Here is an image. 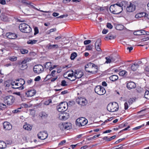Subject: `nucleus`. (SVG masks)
<instances>
[{
	"instance_id": "c85d7f7f",
	"label": "nucleus",
	"mask_w": 149,
	"mask_h": 149,
	"mask_svg": "<svg viewBox=\"0 0 149 149\" xmlns=\"http://www.w3.org/2000/svg\"><path fill=\"white\" fill-rule=\"evenodd\" d=\"M38 40H29L27 42V43L28 44L33 45L36 44Z\"/></svg>"
},
{
	"instance_id": "20e7f679",
	"label": "nucleus",
	"mask_w": 149,
	"mask_h": 149,
	"mask_svg": "<svg viewBox=\"0 0 149 149\" xmlns=\"http://www.w3.org/2000/svg\"><path fill=\"white\" fill-rule=\"evenodd\" d=\"M58 111L59 112H63L68 108V104L66 102H61L57 107Z\"/></svg>"
},
{
	"instance_id": "3c124183",
	"label": "nucleus",
	"mask_w": 149,
	"mask_h": 149,
	"mask_svg": "<svg viewBox=\"0 0 149 149\" xmlns=\"http://www.w3.org/2000/svg\"><path fill=\"white\" fill-rule=\"evenodd\" d=\"M17 58L15 56L10 57L9 59L11 61H14L17 60Z\"/></svg>"
},
{
	"instance_id": "4c0bfd02",
	"label": "nucleus",
	"mask_w": 149,
	"mask_h": 149,
	"mask_svg": "<svg viewBox=\"0 0 149 149\" xmlns=\"http://www.w3.org/2000/svg\"><path fill=\"white\" fill-rule=\"evenodd\" d=\"M144 97L146 98L149 99V91H148L147 90L145 92Z\"/></svg>"
},
{
	"instance_id": "f03ea898",
	"label": "nucleus",
	"mask_w": 149,
	"mask_h": 149,
	"mask_svg": "<svg viewBox=\"0 0 149 149\" xmlns=\"http://www.w3.org/2000/svg\"><path fill=\"white\" fill-rule=\"evenodd\" d=\"M19 28L21 31L24 33H29L32 31L30 26L25 23H22L19 26Z\"/></svg>"
},
{
	"instance_id": "09e8293b",
	"label": "nucleus",
	"mask_w": 149,
	"mask_h": 149,
	"mask_svg": "<svg viewBox=\"0 0 149 149\" xmlns=\"http://www.w3.org/2000/svg\"><path fill=\"white\" fill-rule=\"evenodd\" d=\"M144 125H145L144 124H143L142 125H140L139 126H138V127H136L134 128H133V130H138L139 129H140L141 127H143Z\"/></svg>"
},
{
	"instance_id": "b1692460",
	"label": "nucleus",
	"mask_w": 149,
	"mask_h": 149,
	"mask_svg": "<svg viewBox=\"0 0 149 149\" xmlns=\"http://www.w3.org/2000/svg\"><path fill=\"white\" fill-rule=\"evenodd\" d=\"M115 38V36H114L111 34H109L105 37V39L106 40V39L109 38V40H112L114 39Z\"/></svg>"
},
{
	"instance_id": "423d86ee",
	"label": "nucleus",
	"mask_w": 149,
	"mask_h": 149,
	"mask_svg": "<svg viewBox=\"0 0 149 149\" xmlns=\"http://www.w3.org/2000/svg\"><path fill=\"white\" fill-rule=\"evenodd\" d=\"M88 121L85 118L81 117L77 119L76 121V125L79 127H82L87 124Z\"/></svg>"
},
{
	"instance_id": "bb28decb",
	"label": "nucleus",
	"mask_w": 149,
	"mask_h": 149,
	"mask_svg": "<svg viewBox=\"0 0 149 149\" xmlns=\"http://www.w3.org/2000/svg\"><path fill=\"white\" fill-rule=\"evenodd\" d=\"M23 127L24 129L27 130H30L32 129V127L28 124L24 125Z\"/></svg>"
},
{
	"instance_id": "4d7b16f0",
	"label": "nucleus",
	"mask_w": 149,
	"mask_h": 149,
	"mask_svg": "<svg viewBox=\"0 0 149 149\" xmlns=\"http://www.w3.org/2000/svg\"><path fill=\"white\" fill-rule=\"evenodd\" d=\"M68 15L67 14L66 15H61L60 16H59V17H57V18H64V17H68Z\"/></svg>"
},
{
	"instance_id": "680f3d73",
	"label": "nucleus",
	"mask_w": 149,
	"mask_h": 149,
	"mask_svg": "<svg viewBox=\"0 0 149 149\" xmlns=\"http://www.w3.org/2000/svg\"><path fill=\"white\" fill-rule=\"evenodd\" d=\"M65 116L64 115H63V116H62V118H61V119H62L63 120H67V119H68V116Z\"/></svg>"
},
{
	"instance_id": "338daca9",
	"label": "nucleus",
	"mask_w": 149,
	"mask_h": 149,
	"mask_svg": "<svg viewBox=\"0 0 149 149\" xmlns=\"http://www.w3.org/2000/svg\"><path fill=\"white\" fill-rule=\"evenodd\" d=\"M140 14L141 15V17H142L143 16H145L146 17V15L147 14L146 13H145L142 12L140 13Z\"/></svg>"
},
{
	"instance_id": "412c9836",
	"label": "nucleus",
	"mask_w": 149,
	"mask_h": 149,
	"mask_svg": "<svg viewBox=\"0 0 149 149\" xmlns=\"http://www.w3.org/2000/svg\"><path fill=\"white\" fill-rule=\"evenodd\" d=\"M47 47L49 49H52L58 48V46L57 44H49L47 45Z\"/></svg>"
},
{
	"instance_id": "0eeeda50",
	"label": "nucleus",
	"mask_w": 149,
	"mask_h": 149,
	"mask_svg": "<svg viewBox=\"0 0 149 149\" xmlns=\"http://www.w3.org/2000/svg\"><path fill=\"white\" fill-rule=\"evenodd\" d=\"M59 128L62 130H69L72 128L71 123H61L58 125Z\"/></svg>"
},
{
	"instance_id": "1a4fd4ad",
	"label": "nucleus",
	"mask_w": 149,
	"mask_h": 149,
	"mask_svg": "<svg viewBox=\"0 0 149 149\" xmlns=\"http://www.w3.org/2000/svg\"><path fill=\"white\" fill-rule=\"evenodd\" d=\"M95 91L99 95H102L106 93L105 88L100 86H96L95 88Z\"/></svg>"
},
{
	"instance_id": "a211bd4d",
	"label": "nucleus",
	"mask_w": 149,
	"mask_h": 149,
	"mask_svg": "<svg viewBox=\"0 0 149 149\" xmlns=\"http://www.w3.org/2000/svg\"><path fill=\"white\" fill-rule=\"evenodd\" d=\"M136 86L135 84L133 82H129L127 84V87L129 90L134 88Z\"/></svg>"
},
{
	"instance_id": "864d4df0",
	"label": "nucleus",
	"mask_w": 149,
	"mask_h": 149,
	"mask_svg": "<svg viewBox=\"0 0 149 149\" xmlns=\"http://www.w3.org/2000/svg\"><path fill=\"white\" fill-rule=\"evenodd\" d=\"M107 28L110 29H111L113 28V26L110 23H107Z\"/></svg>"
},
{
	"instance_id": "6e6552de",
	"label": "nucleus",
	"mask_w": 149,
	"mask_h": 149,
	"mask_svg": "<svg viewBox=\"0 0 149 149\" xmlns=\"http://www.w3.org/2000/svg\"><path fill=\"white\" fill-rule=\"evenodd\" d=\"M34 72L38 74H39L44 70L43 67L41 65H35L33 68Z\"/></svg>"
},
{
	"instance_id": "052dcab7",
	"label": "nucleus",
	"mask_w": 149,
	"mask_h": 149,
	"mask_svg": "<svg viewBox=\"0 0 149 149\" xmlns=\"http://www.w3.org/2000/svg\"><path fill=\"white\" fill-rule=\"evenodd\" d=\"M124 105L125 109H127L128 108V105L127 103V102H125Z\"/></svg>"
},
{
	"instance_id": "49530a36",
	"label": "nucleus",
	"mask_w": 149,
	"mask_h": 149,
	"mask_svg": "<svg viewBox=\"0 0 149 149\" xmlns=\"http://www.w3.org/2000/svg\"><path fill=\"white\" fill-rule=\"evenodd\" d=\"M56 28L52 29L49 30V31H47V34H49L55 31H56Z\"/></svg>"
},
{
	"instance_id": "473e14b6",
	"label": "nucleus",
	"mask_w": 149,
	"mask_h": 149,
	"mask_svg": "<svg viewBox=\"0 0 149 149\" xmlns=\"http://www.w3.org/2000/svg\"><path fill=\"white\" fill-rule=\"evenodd\" d=\"M94 46L93 45H90L86 46V50H91L92 49Z\"/></svg>"
},
{
	"instance_id": "9b49d317",
	"label": "nucleus",
	"mask_w": 149,
	"mask_h": 149,
	"mask_svg": "<svg viewBox=\"0 0 149 149\" xmlns=\"http://www.w3.org/2000/svg\"><path fill=\"white\" fill-rule=\"evenodd\" d=\"M37 135L39 139L43 140L47 138L48 134L46 131L40 132L38 133Z\"/></svg>"
},
{
	"instance_id": "6ab92c4d",
	"label": "nucleus",
	"mask_w": 149,
	"mask_h": 149,
	"mask_svg": "<svg viewBox=\"0 0 149 149\" xmlns=\"http://www.w3.org/2000/svg\"><path fill=\"white\" fill-rule=\"evenodd\" d=\"M36 93L35 91L34 90H28L26 93V94L27 97H31L33 96Z\"/></svg>"
},
{
	"instance_id": "ea45409f",
	"label": "nucleus",
	"mask_w": 149,
	"mask_h": 149,
	"mask_svg": "<svg viewBox=\"0 0 149 149\" xmlns=\"http://www.w3.org/2000/svg\"><path fill=\"white\" fill-rule=\"evenodd\" d=\"M105 58L106 60V61L105 62V63H110L111 62L110 56L106 57Z\"/></svg>"
},
{
	"instance_id": "ddd939ff",
	"label": "nucleus",
	"mask_w": 149,
	"mask_h": 149,
	"mask_svg": "<svg viewBox=\"0 0 149 149\" xmlns=\"http://www.w3.org/2000/svg\"><path fill=\"white\" fill-rule=\"evenodd\" d=\"M77 103L81 105L84 106L87 103V100L84 98L81 97L76 100Z\"/></svg>"
},
{
	"instance_id": "dca6fc26",
	"label": "nucleus",
	"mask_w": 149,
	"mask_h": 149,
	"mask_svg": "<svg viewBox=\"0 0 149 149\" xmlns=\"http://www.w3.org/2000/svg\"><path fill=\"white\" fill-rule=\"evenodd\" d=\"M3 128L6 130H10L12 129L11 125L8 122H5L3 124Z\"/></svg>"
},
{
	"instance_id": "37998d69",
	"label": "nucleus",
	"mask_w": 149,
	"mask_h": 149,
	"mask_svg": "<svg viewBox=\"0 0 149 149\" xmlns=\"http://www.w3.org/2000/svg\"><path fill=\"white\" fill-rule=\"evenodd\" d=\"M34 35H36L39 33V30L38 28L37 27H35L34 28Z\"/></svg>"
},
{
	"instance_id": "c03bdc74",
	"label": "nucleus",
	"mask_w": 149,
	"mask_h": 149,
	"mask_svg": "<svg viewBox=\"0 0 149 149\" xmlns=\"http://www.w3.org/2000/svg\"><path fill=\"white\" fill-rule=\"evenodd\" d=\"M22 3L25 4L29 5L32 6L31 4V3L27 2V0H22Z\"/></svg>"
},
{
	"instance_id": "58836bf2",
	"label": "nucleus",
	"mask_w": 149,
	"mask_h": 149,
	"mask_svg": "<svg viewBox=\"0 0 149 149\" xmlns=\"http://www.w3.org/2000/svg\"><path fill=\"white\" fill-rule=\"evenodd\" d=\"M127 72L125 70H122L120 71L119 73V74L121 76H125L126 75Z\"/></svg>"
},
{
	"instance_id": "79ce46f5",
	"label": "nucleus",
	"mask_w": 149,
	"mask_h": 149,
	"mask_svg": "<svg viewBox=\"0 0 149 149\" xmlns=\"http://www.w3.org/2000/svg\"><path fill=\"white\" fill-rule=\"evenodd\" d=\"M134 35L136 36H139L141 35L140 30H137L136 31L134 32Z\"/></svg>"
},
{
	"instance_id": "c9c22d12",
	"label": "nucleus",
	"mask_w": 149,
	"mask_h": 149,
	"mask_svg": "<svg viewBox=\"0 0 149 149\" xmlns=\"http://www.w3.org/2000/svg\"><path fill=\"white\" fill-rule=\"evenodd\" d=\"M86 71L88 73V74L89 75H91L92 74H95L97 72V70H95V71H90L88 70H86Z\"/></svg>"
},
{
	"instance_id": "9d476101",
	"label": "nucleus",
	"mask_w": 149,
	"mask_h": 149,
	"mask_svg": "<svg viewBox=\"0 0 149 149\" xmlns=\"http://www.w3.org/2000/svg\"><path fill=\"white\" fill-rule=\"evenodd\" d=\"M83 75L84 74L82 71L78 70H75L74 71V79H69L71 81H73L77 78L79 79L81 78Z\"/></svg>"
},
{
	"instance_id": "bf43d9fd",
	"label": "nucleus",
	"mask_w": 149,
	"mask_h": 149,
	"mask_svg": "<svg viewBox=\"0 0 149 149\" xmlns=\"http://www.w3.org/2000/svg\"><path fill=\"white\" fill-rule=\"evenodd\" d=\"M56 72V71L55 70H53L51 72V74H50L49 76L54 77L55 75V74Z\"/></svg>"
},
{
	"instance_id": "774afa93",
	"label": "nucleus",
	"mask_w": 149,
	"mask_h": 149,
	"mask_svg": "<svg viewBox=\"0 0 149 149\" xmlns=\"http://www.w3.org/2000/svg\"><path fill=\"white\" fill-rule=\"evenodd\" d=\"M108 30L104 29L102 31V33L103 34H105L107 33L108 32Z\"/></svg>"
},
{
	"instance_id": "f8f14e48",
	"label": "nucleus",
	"mask_w": 149,
	"mask_h": 149,
	"mask_svg": "<svg viewBox=\"0 0 149 149\" xmlns=\"http://www.w3.org/2000/svg\"><path fill=\"white\" fill-rule=\"evenodd\" d=\"M27 62V59H24L19 64V67L20 69L24 70L26 69L28 66L26 64Z\"/></svg>"
},
{
	"instance_id": "5701e85b",
	"label": "nucleus",
	"mask_w": 149,
	"mask_h": 149,
	"mask_svg": "<svg viewBox=\"0 0 149 149\" xmlns=\"http://www.w3.org/2000/svg\"><path fill=\"white\" fill-rule=\"evenodd\" d=\"M19 83H16L15 84V87H12V88L15 89H19L22 90L24 89V86H21L20 85H19Z\"/></svg>"
},
{
	"instance_id": "69168bd1",
	"label": "nucleus",
	"mask_w": 149,
	"mask_h": 149,
	"mask_svg": "<svg viewBox=\"0 0 149 149\" xmlns=\"http://www.w3.org/2000/svg\"><path fill=\"white\" fill-rule=\"evenodd\" d=\"M0 107L3 108H5L6 107V105L2 103H0Z\"/></svg>"
},
{
	"instance_id": "72a5a7b5",
	"label": "nucleus",
	"mask_w": 149,
	"mask_h": 149,
	"mask_svg": "<svg viewBox=\"0 0 149 149\" xmlns=\"http://www.w3.org/2000/svg\"><path fill=\"white\" fill-rule=\"evenodd\" d=\"M136 99V98L135 97L130 98L128 100L129 104L130 105L132 104L135 101Z\"/></svg>"
},
{
	"instance_id": "f257e3e1",
	"label": "nucleus",
	"mask_w": 149,
	"mask_h": 149,
	"mask_svg": "<svg viewBox=\"0 0 149 149\" xmlns=\"http://www.w3.org/2000/svg\"><path fill=\"white\" fill-rule=\"evenodd\" d=\"M110 11L114 14H118L121 13L123 10L122 7L117 4V3L111 5L110 7Z\"/></svg>"
},
{
	"instance_id": "e2e57ef3",
	"label": "nucleus",
	"mask_w": 149,
	"mask_h": 149,
	"mask_svg": "<svg viewBox=\"0 0 149 149\" xmlns=\"http://www.w3.org/2000/svg\"><path fill=\"white\" fill-rule=\"evenodd\" d=\"M0 4L2 5H5L6 4V0H0Z\"/></svg>"
},
{
	"instance_id": "39448f33",
	"label": "nucleus",
	"mask_w": 149,
	"mask_h": 149,
	"mask_svg": "<svg viewBox=\"0 0 149 149\" xmlns=\"http://www.w3.org/2000/svg\"><path fill=\"white\" fill-rule=\"evenodd\" d=\"M4 102L8 105H11L14 102L15 98L13 96H6L3 98Z\"/></svg>"
},
{
	"instance_id": "c756f323",
	"label": "nucleus",
	"mask_w": 149,
	"mask_h": 149,
	"mask_svg": "<svg viewBox=\"0 0 149 149\" xmlns=\"http://www.w3.org/2000/svg\"><path fill=\"white\" fill-rule=\"evenodd\" d=\"M51 66V62H47L44 65V67L46 69H48L49 68H50Z\"/></svg>"
},
{
	"instance_id": "cd10ccee",
	"label": "nucleus",
	"mask_w": 149,
	"mask_h": 149,
	"mask_svg": "<svg viewBox=\"0 0 149 149\" xmlns=\"http://www.w3.org/2000/svg\"><path fill=\"white\" fill-rule=\"evenodd\" d=\"M6 143L3 141H0V148L3 149L6 148Z\"/></svg>"
},
{
	"instance_id": "7c9ffc66",
	"label": "nucleus",
	"mask_w": 149,
	"mask_h": 149,
	"mask_svg": "<svg viewBox=\"0 0 149 149\" xmlns=\"http://www.w3.org/2000/svg\"><path fill=\"white\" fill-rule=\"evenodd\" d=\"M67 73H69L68 75V77H71L72 78V77L74 76V72H73L72 70L68 72Z\"/></svg>"
},
{
	"instance_id": "2f4dec72",
	"label": "nucleus",
	"mask_w": 149,
	"mask_h": 149,
	"mask_svg": "<svg viewBox=\"0 0 149 149\" xmlns=\"http://www.w3.org/2000/svg\"><path fill=\"white\" fill-rule=\"evenodd\" d=\"M0 18L3 21H6L8 19L7 16L3 14L1 15L0 16Z\"/></svg>"
},
{
	"instance_id": "4be33fe9",
	"label": "nucleus",
	"mask_w": 149,
	"mask_h": 149,
	"mask_svg": "<svg viewBox=\"0 0 149 149\" xmlns=\"http://www.w3.org/2000/svg\"><path fill=\"white\" fill-rule=\"evenodd\" d=\"M109 79L111 81H114L118 79V77L116 75H113L110 77Z\"/></svg>"
},
{
	"instance_id": "5fc2aeb1",
	"label": "nucleus",
	"mask_w": 149,
	"mask_h": 149,
	"mask_svg": "<svg viewBox=\"0 0 149 149\" xmlns=\"http://www.w3.org/2000/svg\"><path fill=\"white\" fill-rule=\"evenodd\" d=\"M41 79L40 77V76H38L34 79V81H39Z\"/></svg>"
},
{
	"instance_id": "8fccbe9b",
	"label": "nucleus",
	"mask_w": 149,
	"mask_h": 149,
	"mask_svg": "<svg viewBox=\"0 0 149 149\" xmlns=\"http://www.w3.org/2000/svg\"><path fill=\"white\" fill-rule=\"evenodd\" d=\"M61 83V85L62 86H64L67 85V84H66V81L65 80L62 81Z\"/></svg>"
},
{
	"instance_id": "603ef678",
	"label": "nucleus",
	"mask_w": 149,
	"mask_h": 149,
	"mask_svg": "<svg viewBox=\"0 0 149 149\" xmlns=\"http://www.w3.org/2000/svg\"><path fill=\"white\" fill-rule=\"evenodd\" d=\"M91 42V40H85L84 41V44L85 45H86L88 44H89Z\"/></svg>"
},
{
	"instance_id": "f3484780",
	"label": "nucleus",
	"mask_w": 149,
	"mask_h": 149,
	"mask_svg": "<svg viewBox=\"0 0 149 149\" xmlns=\"http://www.w3.org/2000/svg\"><path fill=\"white\" fill-rule=\"evenodd\" d=\"M6 36L8 38L10 39H15L17 37V35L11 32L7 33Z\"/></svg>"
},
{
	"instance_id": "aec40b11",
	"label": "nucleus",
	"mask_w": 149,
	"mask_h": 149,
	"mask_svg": "<svg viewBox=\"0 0 149 149\" xmlns=\"http://www.w3.org/2000/svg\"><path fill=\"white\" fill-rule=\"evenodd\" d=\"M117 4L119 5L120 7H122L123 8V7L125 8L126 6H127L128 5V2L125 1H123L120 2V3H117Z\"/></svg>"
},
{
	"instance_id": "6e6d98bb",
	"label": "nucleus",
	"mask_w": 149,
	"mask_h": 149,
	"mask_svg": "<svg viewBox=\"0 0 149 149\" xmlns=\"http://www.w3.org/2000/svg\"><path fill=\"white\" fill-rule=\"evenodd\" d=\"M110 56V58L111 59V62H114L116 61V57H115V56L112 57V56Z\"/></svg>"
},
{
	"instance_id": "f704fd0d",
	"label": "nucleus",
	"mask_w": 149,
	"mask_h": 149,
	"mask_svg": "<svg viewBox=\"0 0 149 149\" xmlns=\"http://www.w3.org/2000/svg\"><path fill=\"white\" fill-rule=\"evenodd\" d=\"M77 56V54L76 52H73L71 55L70 58L72 60H74Z\"/></svg>"
},
{
	"instance_id": "393cba45",
	"label": "nucleus",
	"mask_w": 149,
	"mask_h": 149,
	"mask_svg": "<svg viewBox=\"0 0 149 149\" xmlns=\"http://www.w3.org/2000/svg\"><path fill=\"white\" fill-rule=\"evenodd\" d=\"M139 67V65L137 64L134 63L131 66V68L133 71H135L137 70Z\"/></svg>"
},
{
	"instance_id": "de8ad7c7",
	"label": "nucleus",
	"mask_w": 149,
	"mask_h": 149,
	"mask_svg": "<svg viewBox=\"0 0 149 149\" xmlns=\"http://www.w3.org/2000/svg\"><path fill=\"white\" fill-rule=\"evenodd\" d=\"M20 83L19 84L22 87V86L24 84L25 82L24 79H20Z\"/></svg>"
},
{
	"instance_id": "4468645a",
	"label": "nucleus",
	"mask_w": 149,
	"mask_h": 149,
	"mask_svg": "<svg viewBox=\"0 0 149 149\" xmlns=\"http://www.w3.org/2000/svg\"><path fill=\"white\" fill-rule=\"evenodd\" d=\"M135 6L134 4L130 2V4L126 8L127 11L129 12H132L135 10Z\"/></svg>"
},
{
	"instance_id": "0e129e2a",
	"label": "nucleus",
	"mask_w": 149,
	"mask_h": 149,
	"mask_svg": "<svg viewBox=\"0 0 149 149\" xmlns=\"http://www.w3.org/2000/svg\"><path fill=\"white\" fill-rule=\"evenodd\" d=\"M135 17L136 18H139L141 17V15L140 13H138L135 15Z\"/></svg>"
},
{
	"instance_id": "a878e982",
	"label": "nucleus",
	"mask_w": 149,
	"mask_h": 149,
	"mask_svg": "<svg viewBox=\"0 0 149 149\" xmlns=\"http://www.w3.org/2000/svg\"><path fill=\"white\" fill-rule=\"evenodd\" d=\"M116 135L113 136L109 138H108L107 136H104L103 138V140H106V141H111L113 139H114L116 138Z\"/></svg>"
},
{
	"instance_id": "2eb2a0df",
	"label": "nucleus",
	"mask_w": 149,
	"mask_h": 149,
	"mask_svg": "<svg viewBox=\"0 0 149 149\" xmlns=\"http://www.w3.org/2000/svg\"><path fill=\"white\" fill-rule=\"evenodd\" d=\"M101 45V40L100 39H97L95 44V47L97 51L98 52L101 51L100 46Z\"/></svg>"
},
{
	"instance_id": "a18cd8bd",
	"label": "nucleus",
	"mask_w": 149,
	"mask_h": 149,
	"mask_svg": "<svg viewBox=\"0 0 149 149\" xmlns=\"http://www.w3.org/2000/svg\"><path fill=\"white\" fill-rule=\"evenodd\" d=\"M28 50L26 49H22L21 50V52L22 54H27L28 53Z\"/></svg>"
},
{
	"instance_id": "a19ab883",
	"label": "nucleus",
	"mask_w": 149,
	"mask_h": 149,
	"mask_svg": "<svg viewBox=\"0 0 149 149\" xmlns=\"http://www.w3.org/2000/svg\"><path fill=\"white\" fill-rule=\"evenodd\" d=\"M21 109L22 108L21 107L18 108L17 109L13 110L12 111V112L14 114L19 113L20 112V111L19 110V109Z\"/></svg>"
},
{
	"instance_id": "13d9d810",
	"label": "nucleus",
	"mask_w": 149,
	"mask_h": 149,
	"mask_svg": "<svg viewBox=\"0 0 149 149\" xmlns=\"http://www.w3.org/2000/svg\"><path fill=\"white\" fill-rule=\"evenodd\" d=\"M65 142L66 141L65 140L62 141L58 143V146H62Z\"/></svg>"
},
{
	"instance_id": "e433bc0d",
	"label": "nucleus",
	"mask_w": 149,
	"mask_h": 149,
	"mask_svg": "<svg viewBox=\"0 0 149 149\" xmlns=\"http://www.w3.org/2000/svg\"><path fill=\"white\" fill-rule=\"evenodd\" d=\"M52 103V100L51 99H49L46 101L44 102L43 103L44 105H48L50 103Z\"/></svg>"
},
{
	"instance_id": "7ed1b4c3",
	"label": "nucleus",
	"mask_w": 149,
	"mask_h": 149,
	"mask_svg": "<svg viewBox=\"0 0 149 149\" xmlns=\"http://www.w3.org/2000/svg\"><path fill=\"white\" fill-rule=\"evenodd\" d=\"M107 110L111 112L117 111L118 109V105L116 102H113L109 103L107 106Z\"/></svg>"
}]
</instances>
